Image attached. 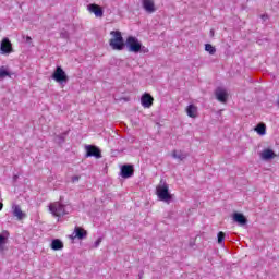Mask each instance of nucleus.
<instances>
[{
	"label": "nucleus",
	"instance_id": "nucleus-1",
	"mask_svg": "<svg viewBox=\"0 0 279 279\" xmlns=\"http://www.w3.org/2000/svg\"><path fill=\"white\" fill-rule=\"evenodd\" d=\"M124 47H128L131 53H149V49L143 46V44L138 41V38L134 36H129L126 38Z\"/></svg>",
	"mask_w": 279,
	"mask_h": 279
},
{
	"label": "nucleus",
	"instance_id": "nucleus-2",
	"mask_svg": "<svg viewBox=\"0 0 279 279\" xmlns=\"http://www.w3.org/2000/svg\"><path fill=\"white\" fill-rule=\"evenodd\" d=\"M156 195L160 202H165L166 204L173 202V195L169 192V184L162 180L156 187Z\"/></svg>",
	"mask_w": 279,
	"mask_h": 279
},
{
	"label": "nucleus",
	"instance_id": "nucleus-3",
	"mask_svg": "<svg viewBox=\"0 0 279 279\" xmlns=\"http://www.w3.org/2000/svg\"><path fill=\"white\" fill-rule=\"evenodd\" d=\"M110 35L112 36L109 40L111 49H114V51H123L125 49V40L123 39L121 31H111Z\"/></svg>",
	"mask_w": 279,
	"mask_h": 279
},
{
	"label": "nucleus",
	"instance_id": "nucleus-4",
	"mask_svg": "<svg viewBox=\"0 0 279 279\" xmlns=\"http://www.w3.org/2000/svg\"><path fill=\"white\" fill-rule=\"evenodd\" d=\"M49 210L53 215V217H64V215H69V211H66V205L54 202L49 205Z\"/></svg>",
	"mask_w": 279,
	"mask_h": 279
},
{
	"label": "nucleus",
	"instance_id": "nucleus-5",
	"mask_svg": "<svg viewBox=\"0 0 279 279\" xmlns=\"http://www.w3.org/2000/svg\"><path fill=\"white\" fill-rule=\"evenodd\" d=\"M51 77L58 84H69V75H66V72H64V69L60 65L56 68Z\"/></svg>",
	"mask_w": 279,
	"mask_h": 279
},
{
	"label": "nucleus",
	"instance_id": "nucleus-6",
	"mask_svg": "<svg viewBox=\"0 0 279 279\" xmlns=\"http://www.w3.org/2000/svg\"><path fill=\"white\" fill-rule=\"evenodd\" d=\"M85 158H101V149L95 145H85Z\"/></svg>",
	"mask_w": 279,
	"mask_h": 279
},
{
	"label": "nucleus",
	"instance_id": "nucleus-7",
	"mask_svg": "<svg viewBox=\"0 0 279 279\" xmlns=\"http://www.w3.org/2000/svg\"><path fill=\"white\" fill-rule=\"evenodd\" d=\"M120 175L124 180H128V178H132V175H134V165L124 163L123 166H121Z\"/></svg>",
	"mask_w": 279,
	"mask_h": 279
},
{
	"label": "nucleus",
	"instance_id": "nucleus-8",
	"mask_svg": "<svg viewBox=\"0 0 279 279\" xmlns=\"http://www.w3.org/2000/svg\"><path fill=\"white\" fill-rule=\"evenodd\" d=\"M141 104L143 108H151L154 106V96L149 93H144L141 97Z\"/></svg>",
	"mask_w": 279,
	"mask_h": 279
},
{
	"label": "nucleus",
	"instance_id": "nucleus-9",
	"mask_svg": "<svg viewBox=\"0 0 279 279\" xmlns=\"http://www.w3.org/2000/svg\"><path fill=\"white\" fill-rule=\"evenodd\" d=\"M216 99L220 101V104H226L228 101V92L223 89V87H218L215 90Z\"/></svg>",
	"mask_w": 279,
	"mask_h": 279
},
{
	"label": "nucleus",
	"instance_id": "nucleus-10",
	"mask_svg": "<svg viewBox=\"0 0 279 279\" xmlns=\"http://www.w3.org/2000/svg\"><path fill=\"white\" fill-rule=\"evenodd\" d=\"M87 10L95 14L97 19H101L104 16V9L99 4H88Z\"/></svg>",
	"mask_w": 279,
	"mask_h": 279
},
{
	"label": "nucleus",
	"instance_id": "nucleus-11",
	"mask_svg": "<svg viewBox=\"0 0 279 279\" xmlns=\"http://www.w3.org/2000/svg\"><path fill=\"white\" fill-rule=\"evenodd\" d=\"M1 53H12V43L8 37L3 38L0 46Z\"/></svg>",
	"mask_w": 279,
	"mask_h": 279
},
{
	"label": "nucleus",
	"instance_id": "nucleus-12",
	"mask_svg": "<svg viewBox=\"0 0 279 279\" xmlns=\"http://www.w3.org/2000/svg\"><path fill=\"white\" fill-rule=\"evenodd\" d=\"M232 217H233V221L235 223H238L239 226H246L247 225V218L245 217V215L235 211V213H233Z\"/></svg>",
	"mask_w": 279,
	"mask_h": 279
},
{
	"label": "nucleus",
	"instance_id": "nucleus-13",
	"mask_svg": "<svg viewBox=\"0 0 279 279\" xmlns=\"http://www.w3.org/2000/svg\"><path fill=\"white\" fill-rule=\"evenodd\" d=\"M142 5L148 14H154V12H156V4L154 3V0H143Z\"/></svg>",
	"mask_w": 279,
	"mask_h": 279
},
{
	"label": "nucleus",
	"instance_id": "nucleus-14",
	"mask_svg": "<svg viewBox=\"0 0 279 279\" xmlns=\"http://www.w3.org/2000/svg\"><path fill=\"white\" fill-rule=\"evenodd\" d=\"M276 153L271 148H266L260 153L262 160H274L276 158Z\"/></svg>",
	"mask_w": 279,
	"mask_h": 279
},
{
	"label": "nucleus",
	"instance_id": "nucleus-15",
	"mask_svg": "<svg viewBox=\"0 0 279 279\" xmlns=\"http://www.w3.org/2000/svg\"><path fill=\"white\" fill-rule=\"evenodd\" d=\"M171 156L175 160H180L182 162V160H186V158H189V153H185L184 150L174 149L172 150Z\"/></svg>",
	"mask_w": 279,
	"mask_h": 279
},
{
	"label": "nucleus",
	"instance_id": "nucleus-16",
	"mask_svg": "<svg viewBox=\"0 0 279 279\" xmlns=\"http://www.w3.org/2000/svg\"><path fill=\"white\" fill-rule=\"evenodd\" d=\"M74 239H78L80 241L86 239L88 236V231L82 229V227L74 228Z\"/></svg>",
	"mask_w": 279,
	"mask_h": 279
},
{
	"label": "nucleus",
	"instance_id": "nucleus-17",
	"mask_svg": "<svg viewBox=\"0 0 279 279\" xmlns=\"http://www.w3.org/2000/svg\"><path fill=\"white\" fill-rule=\"evenodd\" d=\"M185 112L191 119L197 118V107L195 105H189L185 109Z\"/></svg>",
	"mask_w": 279,
	"mask_h": 279
},
{
	"label": "nucleus",
	"instance_id": "nucleus-18",
	"mask_svg": "<svg viewBox=\"0 0 279 279\" xmlns=\"http://www.w3.org/2000/svg\"><path fill=\"white\" fill-rule=\"evenodd\" d=\"M13 216L16 217L19 221H21L22 219H25L26 217L25 213H23V210L21 209V206L19 205H13Z\"/></svg>",
	"mask_w": 279,
	"mask_h": 279
},
{
	"label": "nucleus",
	"instance_id": "nucleus-19",
	"mask_svg": "<svg viewBox=\"0 0 279 279\" xmlns=\"http://www.w3.org/2000/svg\"><path fill=\"white\" fill-rule=\"evenodd\" d=\"M50 247L51 250H54V252H58L59 250H64V243H62L60 239H54L52 240Z\"/></svg>",
	"mask_w": 279,
	"mask_h": 279
},
{
	"label": "nucleus",
	"instance_id": "nucleus-20",
	"mask_svg": "<svg viewBox=\"0 0 279 279\" xmlns=\"http://www.w3.org/2000/svg\"><path fill=\"white\" fill-rule=\"evenodd\" d=\"M254 130L259 134V136H265L267 134V125L265 123H258Z\"/></svg>",
	"mask_w": 279,
	"mask_h": 279
},
{
	"label": "nucleus",
	"instance_id": "nucleus-21",
	"mask_svg": "<svg viewBox=\"0 0 279 279\" xmlns=\"http://www.w3.org/2000/svg\"><path fill=\"white\" fill-rule=\"evenodd\" d=\"M9 236L10 233L8 231H3L2 233H0V252L3 251L5 243H8Z\"/></svg>",
	"mask_w": 279,
	"mask_h": 279
},
{
	"label": "nucleus",
	"instance_id": "nucleus-22",
	"mask_svg": "<svg viewBox=\"0 0 279 279\" xmlns=\"http://www.w3.org/2000/svg\"><path fill=\"white\" fill-rule=\"evenodd\" d=\"M68 135H69V131H66L60 135H57L54 138L56 143H59V145H62V143H64Z\"/></svg>",
	"mask_w": 279,
	"mask_h": 279
},
{
	"label": "nucleus",
	"instance_id": "nucleus-23",
	"mask_svg": "<svg viewBox=\"0 0 279 279\" xmlns=\"http://www.w3.org/2000/svg\"><path fill=\"white\" fill-rule=\"evenodd\" d=\"M205 51H207L210 56H215V53H217V49L210 44L205 45Z\"/></svg>",
	"mask_w": 279,
	"mask_h": 279
},
{
	"label": "nucleus",
	"instance_id": "nucleus-24",
	"mask_svg": "<svg viewBox=\"0 0 279 279\" xmlns=\"http://www.w3.org/2000/svg\"><path fill=\"white\" fill-rule=\"evenodd\" d=\"M5 77H10V72L5 66L0 68V80H5Z\"/></svg>",
	"mask_w": 279,
	"mask_h": 279
},
{
	"label": "nucleus",
	"instance_id": "nucleus-25",
	"mask_svg": "<svg viewBox=\"0 0 279 279\" xmlns=\"http://www.w3.org/2000/svg\"><path fill=\"white\" fill-rule=\"evenodd\" d=\"M218 243L219 245H221V243H223V240L226 239V233H223L222 231L218 232Z\"/></svg>",
	"mask_w": 279,
	"mask_h": 279
},
{
	"label": "nucleus",
	"instance_id": "nucleus-26",
	"mask_svg": "<svg viewBox=\"0 0 279 279\" xmlns=\"http://www.w3.org/2000/svg\"><path fill=\"white\" fill-rule=\"evenodd\" d=\"M61 38H69V32L68 31H62L60 34Z\"/></svg>",
	"mask_w": 279,
	"mask_h": 279
},
{
	"label": "nucleus",
	"instance_id": "nucleus-27",
	"mask_svg": "<svg viewBox=\"0 0 279 279\" xmlns=\"http://www.w3.org/2000/svg\"><path fill=\"white\" fill-rule=\"evenodd\" d=\"M99 245H101V238L96 240V242L94 243V247H99Z\"/></svg>",
	"mask_w": 279,
	"mask_h": 279
},
{
	"label": "nucleus",
	"instance_id": "nucleus-28",
	"mask_svg": "<svg viewBox=\"0 0 279 279\" xmlns=\"http://www.w3.org/2000/svg\"><path fill=\"white\" fill-rule=\"evenodd\" d=\"M72 182H80V175L72 177Z\"/></svg>",
	"mask_w": 279,
	"mask_h": 279
},
{
	"label": "nucleus",
	"instance_id": "nucleus-29",
	"mask_svg": "<svg viewBox=\"0 0 279 279\" xmlns=\"http://www.w3.org/2000/svg\"><path fill=\"white\" fill-rule=\"evenodd\" d=\"M26 43H32V37L27 36L26 37Z\"/></svg>",
	"mask_w": 279,
	"mask_h": 279
},
{
	"label": "nucleus",
	"instance_id": "nucleus-30",
	"mask_svg": "<svg viewBox=\"0 0 279 279\" xmlns=\"http://www.w3.org/2000/svg\"><path fill=\"white\" fill-rule=\"evenodd\" d=\"M13 180H14V182H16L17 180H19V175H13Z\"/></svg>",
	"mask_w": 279,
	"mask_h": 279
},
{
	"label": "nucleus",
	"instance_id": "nucleus-31",
	"mask_svg": "<svg viewBox=\"0 0 279 279\" xmlns=\"http://www.w3.org/2000/svg\"><path fill=\"white\" fill-rule=\"evenodd\" d=\"M0 210H3V203H0Z\"/></svg>",
	"mask_w": 279,
	"mask_h": 279
},
{
	"label": "nucleus",
	"instance_id": "nucleus-32",
	"mask_svg": "<svg viewBox=\"0 0 279 279\" xmlns=\"http://www.w3.org/2000/svg\"><path fill=\"white\" fill-rule=\"evenodd\" d=\"M210 35H211V36H215V31L211 29V31H210Z\"/></svg>",
	"mask_w": 279,
	"mask_h": 279
},
{
	"label": "nucleus",
	"instance_id": "nucleus-33",
	"mask_svg": "<svg viewBox=\"0 0 279 279\" xmlns=\"http://www.w3.org/2000/svg\"><path fill=\"white\" fill-rule=\"evenodd\" d=\"M262 19H265V15H263Z\"/></svg>",
	"mask_w": 279,
	"mask_h": 279
}]
</instances>
